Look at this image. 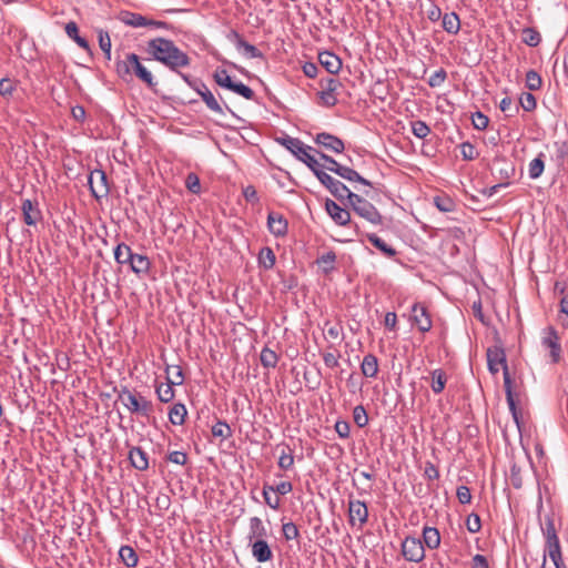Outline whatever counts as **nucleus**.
<instances>
[{
  "label": "nucleus",
  "instance_id": "46",
  "mask_svg": "<svg viewBox=\"0 0 568 568\" xmlns=\"http://www.w3.org/2000/svg\"><path fill=\"white\" fill-rule=\"evenodd\" d=\"M230 91L235 92L236 94L243 97L246 100H252L255 95L254 91L244 84L243 82H233Z\"/></svg>",
  "mask_w": 568,
  "mask_h": 568
},
{
  "label": "nucleus",
  "instance_id": "14",
  "mask_svg": "<svg viewBox=\"0 0 568 568\" xmlns=\"http://www.w3.org/2000/svg\"><path fill=\"white\" fill-rule=\"evenodd\" d=\"M541 343L545 347L549 348L551 363H558L561 358V345L556 329L549 327Z\"/></svg>",
  "mask_w": 568,
  "mask_h": 568
},
{
  "label": "nucleus",
  "instance_id": "41",
  "mask_svg": "<svg viewBox=\"0 0 568 568\" xmlns=\"http://www.w3.org/2000/svg\"><path fill=\"white\" fill-rule=\"evenodd\" d=\"M434 204L440 212H453L455 202L447 195H438L434 197Z\"/></svg>",
  "mask_w": 568,
  "mask_h": 568
},
{
  "label": "nucleus",
  "instance_id": "6",
  "mask_svg": "<svg viewBox=\"0 0 568 568\" xmlns=\"http://www.w3.org/2000/svg\"><path fill=\"white\" fill-rule=\"evenodd\" d=\"M347 200L353 211L357 215H359L361 217L365 219L366 221L374 225L382 224L383 217L381 213L366 199L356 193H349V197Z\"/></svg>",
  "mask_w": 568,
  "mask_h": 568
},
{
  "label": "nucleus",
  "instance_id": "35",
  "mask_svg": "<svg viewBox=\"0 0 568 568\" xmlns=\"http://www.w3.org/2000/svg\"><path fill=\"white\" fill-rule=\"evenodd\" d=\"M257 260L261 267L271 270L275 265L276 256L271 247L265 246L261 248Z\"/></svg>",
  "mask_w": 568,
  "mask_h": 568
},
{
  "label": "nucleus",
  "instance_id": "64",
  "mask_svg": "<svg viewBox=\"0 0 568 568\" xmlns=\"http://www.w3.org/2000/svg\"><path fill=\"white\" fill-rule=\"evenodd\" d=\"M171 505V498L169 495L166 494H162L160 493L156 498H155V507L160 510V511H165L169 509Z\"/></svg>",
  "mask_w": 568,
  "mask_h": 568
},
{
  "label": "nucleus",
  "instance_id": "36",
  "mask_svg": "<svg viewBox=\"0 0 568 568\" xmlns=\"http://www.w3.org/2000/svg\"><path fill=\"white\" fill-rule=\"evenodd\" d=\"M446 374L442 369H435L432 372V389L435 394H439L444 390L446 385Z\"/></svg>",
  "mask_w": 568,
  "mask_h": 568
},
{
  "label": "nucleus",
  "instance_id": "2",
  "mask_svg": "<svg viewBox=\"0 0 568 568\" xmlns=\"http://www.w3.org/2000/svg\"><path fill=\"white\" fill-rule=\"evenodd\" d=\"M116 72L123 80L134 73L149 88H153L156 84L152 73L140 62V58L135 53H128L124 60H118Z\"/></svg>",
  "mask_w": 568,
  "mask_h": 568
},
{
  "label": "nucleus",
  "instance_id": "13",
  "mask_svg": "<svg viewBox=\"0 0 568 568\" xmlns=\"http://www.w3.org/2000/svg\"><path fill=\"white\" fill-rule=\"evenodd\" d=\"M487 366L491 374H497L499 368L507 366L505 351L501 346H491L487 349Z\"/></svg>",
  "mask_w": 568,
  "mask_h": 568
},
{
  "label": "nucleus",
  "instance_id": "11",
  "mask_svg": "<svg viewBox=\"0 0 568 568\" xmlns=\"http://www.w3.org/2000/svg\"><path fill=\"white\" fill-rule=\"evenodd\" d=\"M23 222L28 226H34L42 220V212L37 200L23 199L21 203Z\"/></svg>",
  "mask_w": 568,
  "mask_h": 568
},
{
  "label": "nucleus",
  "instance_id": "12",
  "mask_svg": "<svg viewBox=\"0 0 568 568\" xmlns=\"http://www.w3.org/2000/svg\"><path fill=\"white\" fill-rule=\"evenodd\" d=\"M348 521L351 526H355L358 520L359 527H363L368 519V509L364 501L357 499H349L348 501Z\"/></svg>",
  "mask_w": 568,
  "mask_h": 568
},
{
  "label": "nucleus",
  "instance_id": "22",
  "mask_svg": "<svg viewBox=\"0 0 568 568\" xmlns=\"http://www.w3.org/2000/svg\"><path fill=\"white\" fill-rule=\"evenodd\" d=\"M129 460L138 470H146L149 468V455L141 447H132L129 450Z\"/></svg>",
  "mask_w": 568,
  "mask_h": 568
},
{
  "label": "nucleus",
  "instance_id": "1",
  "mask_svg": "<svg viewBox=\"0 0 568 568\" xmlns=\"http://www.w3.org/2000/svg\"><path fill=\"white\" fill-rule=\"evenodd\" d=\"M146 52L173 72H178V69L186 68L191 63L190 57L166 38L151 39L148 42Z\"/></svg>",
  "mask_w": 568,
  "mask_h": 568
},
{
  "label": "nucleus",
  "instance_id": "47",
  "mask_svg": "<svg viewBox=\"0 0 568 568\" xmlns=\"http://www.w3.org/2000/svg\"><path fill=\"white\" fill-rule=\"evenodd\" d=\"M214 81L222 88L230 90L233 84V80L225 69L217 70L214 75Z\"/></svg>",
  "mask_w": 568,
  "mask_h": 568
},
{
  "label": "nucleus",
  "instance_id": "30",
  "mask_svg": "<svg viewBox=\"0 0 568 568\" xmlns=\"http://www.w3.org/2000/svg\"><path fill=\"white\" fill-rule=\"evenodd\" d=\"M336 254L334 251H328L317 257L316 264L324 274H331L335 270Z\"/></svg>",
  "mask_w": 568,
  "mask_h": 568
},
{
  "label": "nucleus",
  "instance_id": "15",
  "mask_svg": "<svg viewBox=\"0 0 568 568\" xmlns=\"http://www.w3.org/2000/svg\"><path fill=\"white\" fill-rule=\"evenodd\" d=\"M267 229L275 237H284L288 231V222L283 214L270 212L267 214Z\"/></svg>",
  "mask_w": 568,
  "mask_h": 568
},
{
  "label": "nucleus",
  "instance_id": "17",
  "mask_svg": "<svg viewBox=\"0 0 568 568\" xmlns=\"http://www.w3.org/2000/svg\"><path fill=\"white\" fill-rule=\"evenodd\" d=\"M196 88L194 91L202 98L203 102L206 104V106L217 113V114H224V110L219 103L217 99L214 97V94L210 91V89L206 87L204 82L195 83Z\"/></svg>",
  "mask_w": 568,
  "mask_h": 568
},
{
  "label": "nucleus",
  "instance_id": "18",
  "mask_svg": "<svg viewBox=\"0 0 568 568\" xmlns=\"http://www.w3.org/2000/svg\"><path fill=\"white\" fill-rule=\"evenodd\" d=\"M314 141L318 145H322L323 148H325L332 152H335V153H342L345 149L344 142L339 138H337L331 133H326V132L317 133Z\"/></svg>",
  "mask_w": 568,
  "mask_h": 568
},
{
  "label": "nucleus",
  "instance_id": "37",
  "mask_svg": "<svg viewBox=\"0 0 568 568\" xmlns=\"http://www.w3.org/2000/svg\"><path fill=\"white\" fill-rule=\"evenodd\" d=\"M260 359H261V364L265 368H274L277 365L278 356L273 349H271L268 347H264L261 351Z\"/></svg>",
  "mask_w": 568,
  "mask_h": 568
},
{
  "label": "nucleus",
  "instance_id": "43",
  "mask_svg": "<svg viewBox=\"0 0 568 568\" xmlns=\"http://www.w3.org/2000/svg\"><path fill=\"white\" fill-rule=\"evenodd\" d=\"M247 59H262L263 53L253 44L247 41H243L241 45L237 48Z\"/></svg>",
  "mask_w": 568,
  "mask_h": 568
},
{
  "label": "nucleus",
  "instance_id": "24",
  "mask_svg": "<svg viewBox=\"0 0 568 568\" xmlns=\"http://www.w3.org/2000/svg\"><path fill=\"white\" fill-rule=\"evenodd\" d=\"M334 173L349 182H358L363 185L371 186V182L368 180H366L365 178L359 175L355 170L348 166H344L341 164L337 169H334Z\"/></svg>",
  "mask_w": 568,
  "mask_h": 568
},
{
  "label": "nucleus",
  "instance_id": "56",
  "mask_svg": "<svg viewBox=\"0 0 568 568\" xmlns=\"http://www.w3.org/2000/svg\"><path fill=\"white\" fill-rule=\"evenodd\" d=\"M273 493V486L271 485H264L263 487V497H264V500L266 503V505L268 507H271L272 509H278L280 508V505H281V500L278 497H275V498H272V496H270V493Z\"/></svg>",
  "mask_w": 568,
  "mask_h": 568
},
{
  "label": "nucleus",
  "instance_id": "60",
  "mask_svg": "<svg viewBox=\"0 0 568 568\" xmlns=\"http://www.w3.org/2000/svg\"><path fill=\"white\" fill-rule=\"evenodd\" d=\"M471 122L476 130H485L488 126L489 119L480 111H477L471 115Z\"/></svg>",
  "mask_w": 568,
  "mask_h": 568
},
{
  "label": "nucleus",
  "instance_id": "8",
  "mask_svg": "<svg viewBox=\"0 0 568 568\" xmlns=\"http://www.w3.org/2000/svg\"><path fill=\"white\" fill-rule=\"evenodd\" d=\"M402 555L408 561L420 562L425 558L423 542L415 537H406L402 542Z\"/></svg>",
  "mask_w": 568,
  "mask_h": 568
},
{
  "label": "nucleus",
  "instance_id": "53",
  "mask_svg": "<svg viewBox=\"0 0 568 568\" xmlns=\"http://www.w3.org/2000/svg\"><path fill=\"white\" fill-rule=\"evenodd\" d=\"M544 168H545V164L540 158L534 159L529 163V168H528L529 178L534 179V180L538 179L541 175Z\"/></svg>",
  "mask_w": 568,
  "mask_h": 568
},
{
  "label": "nucleus",
  "instance_id": "42",
  "mask_svg": "<svg viewBox=\"0 0 568 568\" xmlns=\"http://www.w3.org/2000/svg\"><path fill=\"white\" fill-rule=\"evenodd\" d=\"M413 134L418 139H425L430 133V128L425 121L415 120L410 122Z\"/></svg>",
  "mask_w": 568,
  "mask_h": 568
},
{
  "label": "nucleus",
  "instance_id": "32",
  "mask_svg": "<svg viewBox=\"0 0 568 568\" xmlns=\"http://www.w3.org/2000/svg\"><path fill=\"white\" fill-rule=\"evenodd\" d=\"M120 19L124 24L133 28H142L148 26V18L130 11H123Z\"/></svg>",
  "mask_w": 568,
  "mask_h": 568
},
{
  "label": "nucleus",
  "instance_id": "20",
  "mask_svg": "<svg viewBox=\"0 0 568 568\" xmlns=\"http://www.w3.org/2000/svg\"><path fill=\"white\" fill-rule=\"evenodd\" d=\"M248 545L251 546L252 556L257 562H266L273 559V551L266 539L255 540Z\"/></svg>",
  "mask_w": 568,
  "mask_h": 568
},
{
  "label": "nucleus",
  "instance_id": "29",
  "mask_svg": "<svg viewBox=\"0 0 568 568\" xmlns=\"http://www.w3.org/2000/svg\"><path fill=\"white\" fill-rule=\"evenodd\" d=\"M423 541L429 549H437L440 545V534L437 528L425 526Z\"/></svg>",
  "mask_w": 568,
  "mask_h": 568
},
{
  "label": "nucleus",
  "instance_id": "5",
  "mask_svg": "<svg viewBox=\"0 0 568 568\" xmlns=\"http://www.w3.org/2000/svg\"><path fill=\"white\" fill-rule=\"evenodd\" d=\"M166 383H161L155 387L158 398L162 403H169L174 398L173 386L181 385L184 382V376L181 366L168 365L166 366Z\"/></svg>",
  "mask_w": 568,
  "mask_h": 568
},
{
  "label": "nucleus",
  "instance_id": "9",
  "mask_svg": "<svg viewBox=\"0 0 568 568\" xmlns=\"http://www.w3.org/2000/svg\"><path fill=\"white\" fill-rule=\"evenodd\" d=\"M91 193L95 199H102L110 192L108 178L103 170H93L88 179Z\"/></svg>",
  "mask_w": 568,
  "mask_h": 568
},
{
  "label": "nucleus",
  "instance_id": "16",
  "mask_svg": "<svg viewBox=\"0 0 568 568\" xmlns=\"http://www.w3.org/2000/svg\"><path fill=\"white\" fill-rule=\"evenodd\" d=\"M325 210L332 220L338 225H346L351 221L349 212L338 205L335 201L327 199L325 202Z\"/></svg>",
  "mask_w": 568,
  "mask_h": 568
},
{
  "label": "nucleus",
  "instance_id": "50",
  "mask_svg": "<svg viewBox=\"0 0 568 568\" xmlns=\"http://www.w3.org/2000/svg\"><path fill=\"white\" fill-rule=\"evenodd\" d=\"M17 89V84L9 78H2L0 80V95L3 98H11Z\"/></svg>",
  "mask_w": 568,
  "mask_h": 568
},
{
  "label": "nucleus",
  "instance_id": "7",
  "mask_svg": "<svg viewBox=\"0 0 568 568\" xmlns=\"http://www.w3.org/2000/svg\"><path fill=\"white\" fill-rule=\"evenodd\" d=\"M314 174L318 181L338 200L349 197V193H352L349 189L343 182L324 172L322 168H318Z\"/></svg>",
  "mask_w": 568,
  "mask_h": 568
},
{
  "label": "nucleus",
  "instance_id": "58",
  "mask_svg": "<svg viewBox=\"0 0 568 568\" xmlns=\"http://www.w3.org/2000/svg\"><path fill=\"white\" fill-rule=\"evenodd\" d=\"M318 94L323 105L332 108L337 104V93L323 89Z\"/></svg>",
  "mask_w": 568,
  "mask_h": 568
},
{
  "label": "nucleus",
  "instance_id": "63",
  "mask_svg": "<svg viewBox=\"0 0 568 568\" xmlns=\"http://www.w3.org/2000/svg\"><path fill=\"white\" fill-rule=\"evenodd\" d=\"M335 430L337 433V435L341 437V438H348L349 437V432H351V426H349V423L346 422V420H337L335 423Z\"/></svg>",
  "mask_w": 568,
  "mask_h": 568
},
{
  "label": "nucleus",
  "instance_id": "31",
  "mask_svg": "<svg viewBox=\"0 0 568 568\" xmlns=\"http://www.w3.org/2000/svg\"><path fill=\"white\" fill-rule=\"evenodd\" d=\"M367 240L373 246L379 250L387 257H394L397 253L394 247L387 244L382 237H379L375 233L368 234Z\"/></svg>",
  "mask_w": 568,
  "mask_h": 568
},
{
  "label": "nucleus",
  "instance_id": "19",
  "mask_svg": "<svg viewBox=\"0 0 568 568\" xmlns=\"http://www.w3.org/2000/svg\"><path fill=\"white\" fill-rule=\"evenodd\" d=\"M267 534V528L260 517L255 516L250 518L247 534L248 544H252L255 540H265Z\"/></svg>",
  "mask_w": 568,
  "mask_h": 568
},
{
  "label": "nucleus",
  "instance_id": "23",
  "mask_svg": "<svg viewBox=\"0 0 568 568\" xmlns=\"http://www.w3.org/2000/svg\"><path fill=\"white\" fill-rule=\"evenodd\" d=\"M280 449V456L277 460V466L282 470H290L294 466V456H293V449L286 445H277L276 447Z\"/></svg>",
  "mask_w": 568,
  "mask_h": 568
},
{
  "label": "nucleus",
  "instance_id": "49",
  "mask_svg": "<svg viewBox=\"0 0 568 568\" xmlns=\"http://www.w3.org/2000/svg\"><path fill=\"white\" fill-rule=\"evenodd\" d=\"M519 104L525 111L530 112L536 109L537 101L532 93L524 92L519 98Z\"/></svg>",
  "mask_w": 568,
  "mask_h": 568
},
{
  "label": "nucleus",
  "instance_id": "3",
  "mask_svg": "<svg viewBox=\"0 0 568 568\" xmlns=\"http://www.w3.org/2000/svg\"><path fill=\"white\" fill-rule=\"evenodd\" d=\"M276 142L288 150L297 160L303 162L313 173L322 168V164L310 153L312 146L304 144L300 139L290 135L276 138Z\"/></svg>",
  "mask_w": 568,
  "mask_h": 568
},
{
  "label": "nucleus",
  "instance_id": "44",
  "mask_svg": "<svg viewBox=\"0 0 568 568\" xmlns=\"http://www.w3.org/2000/svg\"><path fill=\"white\" fill-rule=\"evenodd\" d=\"M541 84H542L541 77L535 70H529L526 73V87L530 91L539 90L541 88Z\"/></svg>",
  "mask_w": 568,
  "mask_h": 568
},
{
  "label": "nucleus",
  "instance_id": "52",
  "mask_svg": "<svg viewBox=\"0 0 568 568\" xmlns=\"http://www.w3.org/2000/svg\"><path fill=\"white\" fill-rule=\"evenodd\" d=\"M447 79V72L445 71V69L440 68L438 70H436L428 79V85L430 88H438L440 85H443V83L446 81Z\"/></svg>",
  "mask_w": 568,
  "mask_h": 568
},
{
  "label": "nucleus",
  "instance_id": "55",
  "mask_svg": "<svg viewBox=\"0 0 568 568\" xmlns=\"http://www.w3.org/2000/svg\"><path fill=\"white\" fill-rule=\"evenodd\" d=\"M282 532L285 540H294L297 539L300 536L297 526L292 521L283 524Z\"/></svg>",
  "mask_w": 568,
  "mask_h": 568
},
{
  "label": "nucleus",
  "instance_id": "59",
  "mask_svg": "<svg viewBox=\"0 0 568 568\" xmlns=\"http://www.w3.org/2000/svg\"><path fill=\"white\" fill-rule=\"evenodd\" d=\"M466 528L471 534L478 532L481 528L480 517L475 513L468 515L466 519Z\"/></svg>",
  "mask_w": 568,
  "mask_h": 568
},
{
  "label": "nucleus",
  "instance_id": "38",
  "mask_svg": "<svg viewBox=\"0 0 568 568\" xmlns=\"http://www.w3.org/2000/svg\"><path fill=\"white\" fill-rule=\"evenodd\" d=\"M546 551L548 552V555L554 564H558L559 561L562 560L559 539L547 540L546 541Z\"/></svg>",
  "mask_w": 568,
  "mask_h": 568
},
{
  "label": "nucleus",
  "instance_id": "27",
  "mask_svg": "<svg viewBox=\"0 0 568 568\" xmlns=\"http://www.w3.org/2000/svg\"><path fill=\"white\" fill-rule=\"evenodd\" d=\"M65 33L72 39L80 48L90 51V44L87 39L79 34L78 24L74 21H70L65 24Z\"/></svg>",
  "mask_w": 568,
  "mask_h": 568
},
{
  "label": "nucleus",
  "instance_id": "40",
  "mask_svg": "<svg viewBox=\"0 0 568 568\" xmlns=\"http://www.w3.org/2000/svg\"><path fill=\"white\" fill-rule=\"evenodd\" d=\"M541 41L540 33L532 28H525L523 30V42L529 47H537Z\"/></svg>",
  "mask_w": 568,
  "mask_h": 568
},
{
  "label": "nucleus",
  "instance_id": "39",
  "mask_svg": "<svg viewBox=\"0 0 568 568\" xmlns=\"http://www.w3.org/2000/svg\"><path fill=\"white\" fill-rule=\"evenodd\" d=\"M211 432L214 437H221L222 439H227L232 436V429L230 425L224 420H217L212 426Z\"/></svg>",
  "mask_w": 568,
  "mask_h": 568
},
{
  "label": "nucleus",
  "instance_id": "21",
  "mask_svg": "<svg viewBox=\"0 0 568 568\" xmlns=\"http://www.w3.org/2000/svg\"><path fill=\"white\" fill-rule=\"evenodd\" d=\"M318 60L322 67L331 74H336L342 68L341 59L328 51L321 52L318 54Z\"/></svg>",
  "mask_w": 568,
  "mask_h": 568
},
{
  "label": "nucleus",
  "instance_id": "33",
  "mask_svg": "<svg viewBox=\"0 0 568 568\" xmlns=\"http://www.w3.org/2000/svg\"><path fill=\"white\" fill-rule=\"evenodd\" d=\"M187 414L186 407L182 403H175L169 410V419L173 425H183Z\"/></svg>",
  "mask_w": 568,
  "mask_h": 568
},
{
  "label": "nucleus",
  "instance_id": "54",
  "mask_svg": "<svg viewBox=\"0 0 568 568\" xmlns=\"http://www.w3.org/2000/svg\"><path fill=\"white\" fill-rule=\"evenodd\" d=\"M185 187L193 194L201 192L200 179L195 173H189L185 179Z\"/></svg>",
  "mask_w": 568,
  "mask_h": 568
},
{
  "label": "nucleus",
  "instance_id": "34",
  "mask_svg": "<svg viewBox=\"0 0 568 568\" xmlns=\"http://www.w3.org/2000/svg\"><path fill=\"white\" fill-rule=\"evenodd\" d=\"M121 561L129 568H133L139 562V557L131 546H122L119 550Z\"/></svg>",
  "mask_w": 568,
  "mask_h": 568
},
{
  "label": "nucleus",
  "instance_id": "45",
  "mask_svg": "<svg viewBox=\"0 0 568 568\" xmlns=\"http://www.w3.org/2000/svg\"><path fill=\"white\" fill-rule=\"evenodd\" d=\"M353 418H354L355 424L359 428L365 427L368 424V420H369L368 419V415L366 413V409L364 408L363 405H357V406L354 407Z\"/></svg>",
  "mask_w": 568,
  "mask_h": 568
},
{
  "label": "nucleus",
  "instance_id": "4",
  "mask_svg": "<svg viewBox=\"0 0 568 568\" xmlns=\"http://www.w3.org/2000/svg\"><path fill=\"white\" fill-rule=\"evenodd\" d=\"M119 399L131 414H139L150 417L153 413V404L142 395L132 393L129 388L123 387L119 393Z\"/></svg>",
  "mask_w": 568,
  "mask_h": 568
},
{
  "label": "nucleus",
  "instance_id": "51",
  "mask_svg": "<svg viewBox=\"0 0 568 568\" xmlns=\"http://www.w3.org/2000/svg\"><path fill=\"white\" fill-rule=\"evenodd\" d=\"M133 251L129 245L125 243H120L114 248V260L119 264H124V260L128 257V255L132 254Z\"/></svg>",
  "mask_w": 568,
  "mask_h": 568
},
{
  "label": "nucleus",
  "instance_id": "48",
  "mask_svg": "<svg viewBox=\"0 0 568 568\" xmlns=\"http://www.w3.org/2000/svg\"><path fill=\"white\" fill-rule=\"evenodd\" d=\"M541 530H542V534H544V537H545L546 541L547 540L559 539L558 536H557L556 528H555L554 519L550 516H547L545 518V525L541 526Z\"/></svg>",
  "mask_w": 568,
  "mask_h": 568
},
{
  "label": "nucleus",
  "instance_id": "62",
  "mask_svg": "<svg viewBox=\"0 0 568 568\" xmlns=\"http://www.w3.org/2000/svg\"><path fill=\"white\" fill-rule=\"evenodd\" d=\"M456 496L458 501L463 505L469 504L471 500L470 489L464 485L457 487Z\"/></svg>",
  "mask_w": 568,
  "mask_h": 568
},
{
  "label": "nucleus",
  "instance_id": "10",
  "mask_svg": "<svg viewBox=\"0 0 568 568\" xmlns=\"http://www.w3.org/2000/svg\"><path fill=\"white\" fill-rule=\"evenodd\" d=\"M410 320L417 326L418 331L422 333L429 332L433 326L430 314L427 307L422 303H415L412 306V317Z\"/></svg>",
  "mask_w": 568,
  "mask_h": 568
},
{
  "label": "nucleus",
  "instance_id": "26",
  "mask_svg": "<svg viewBox=\"0 0 568 568\" xmlns=\"http://www.w3.org/2000/svg\"><path fill=\"white\" fill-rule=\"evenodd\" d=\"M151 262L146 255L135 254L131 263V271L138 276L145 275L150 272Z\"/></svg>",
  "mask_w": 568,
  "mask_h": 568
},
{
  "label": "nucleus",
  "instance_id": "25",
  "mask_svg": "<svg viewBox=\"0 0 568 568\" xmlns=\"http://www.w3.org/2000/svg\"><path fill=\"white\" fill-rule=\"evenodd\" d=\"M362 374L365 377L374 378L378 373V359L374 354H366L361 364Z\"/></svg>",
  "mask_w": 568,
  "mask_h": 568
},
{
  "label": "nucleus",
  "instance_id": "28",
  "mask_svg": "<svg viewBox=\"0 0 568 568\" xmlns=\"http://www.w3.org/2000/svg\"><path fill=\"white\" fill-rule=\"evenodd\" d=\"M443 29L450 34H457L460 30V20L456 12L445 13L442 18Z\"/></svg>",
  "mask_w": 568,
  "mask_h": 568
},
{
  "label": "nucleus",
  "instance_id": "57",
  "mask_svg": "<svg viewBox=\"0 0 568 568\" xmlns=\"http://www.w3.org/2000/svg\"><path fill=\"white\" fill-rule=\"evenodd\" d=\"M460 153L466 161L475 160L478 156V152L470 142H463L460 144Z\"/></svg>",
  "mask_w": 568,
  "mask_h": 568
},
{
  "label": "nucleus",
  "instance_id": "61",
  "mask_svg": "<svg viewBox=\"0 0 568 568\" xmlns=\"http://www.w3.org/2000/svg\"><path fill=\"white\" fill-rule=\"evenodd\" d=\"M168 460L173 464L184 466L187 463V454L184 452L174 450L168 455Z\"/></svg>",
  "mask_w": 568,
  "mask_h": 568
}]
</instances>
